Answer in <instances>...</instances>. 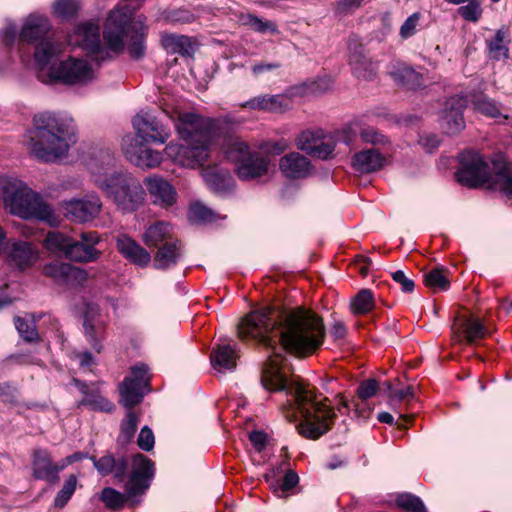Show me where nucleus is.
<instances>
[{
    "label": "nucleus",
    "mask_w": 512,
    "mask_h": 512,
    "mask_svg": "<svg viewBox=\"0 0 512 512\" xmlns=\"http://www.w3.org/2000/svg\"><path fill=\"white\" fill-rule=\"evenodd\" d=\"M76 484V477L74 475H70L54 500L55 506L62 508L67 504L76 489Z\"/></svg>",
    "instance_id": "48"
},
{
    "label": "nucleus",
    "mask_w": 512,
    "mask_h": 512,
    "mask_svg": "<svg viewBox=\"0 0 512 512\" xmlns=\"http://www.w3.org/2000/svg\"><path fill=\"white\" fill-rule=\"evenodd\" d=\"M331 87V81L329 79H318L316 81L311 82L307 89L312 94H320L325 92Z\"/></svg>",
    "instance_id": "64"
},
{
    "label": "nucleus",
    "mask_w": 512,
    "mask_h": 512,
    "mask_svg": "<svg viewBox=\"0 0 512 512\" xmlns=\"http://www.w3.org/2000/svg\"><path fill=\"white\" fill-rule=\"evenodd\" d=\"M132 16V10L127 6H119L110 12L104 29V39L113 52H120L124 48V35L128 36L126 26Z\"/></svg>",
    "instance_id": "12"
},
{
    "label": "nucleus",
    "mask_w": 512,
    "mask_h": 512,
    "mask_svg": "<svg viewBox=\"0 0 512 512\" xmlns=\"http://www.w3.org/2000/svg\"><path fill=\"white\" fill-rule=\"evenodd\" d=\"M137 444L140 449L150 451L155 444V438L152 430L148 426H144L138 436Z\"/></svg>",
    "instance_id": "56"
},
{
    "label": "nucleus",
    "mask_w": 512,
    "mask_h": 512,
    "mask_svg": "<svg viewBox=\"0 0 512 512\" xmlns=\"http://www.w3.org/2000/svg\"><path fill=\"white\" fill-rule=\"evenodd\" d=\"M143 37V31L131 36L132 42L129 43L128 50L131 56L134 58H140L144 53Z\"/></svg>",
    "instance_id": "61"
},
{
    "label": "nucleus",
    "mask_w": 512,
    "mask_h": 512,
    "mask_svg": "<svg viewBox=\"0 0 512 512\" xmlns=\"http://www.w3.org/2000/svg\"><path fill=\"white\" fill-rule=\"evenodd\" d=\"M474 106L478 112L485 116L495 119L502 117V113L496 103L486 97L479 98L475 101Z\"/></svg>",
    "instance_id": "49"
},
{
    "label": "nucleus",
    "mask_w": 512,
    "mask_h": 512,
    "mask_svg": "<svg viewBox=\"0 0 512 512\" xmlns=\"http://www.w3.org/2000/svg\"><path fill=\"white\" fill-rule=\"evenodd\" d=\"M461 168L457 171V181L466 187L486 186L512 196V169L500 162L492 166L479 153L463 152L460 156Z\"/></svg>",
    "instance_id": "8"
},
{
    "label": "nucleus",
    "mask_w": 512,
    "mask_h": 512,
    "mask_svg": "<svg viewBox=\"0 0 512 512\" xmlns=\"http://www.w3.org/2000/svg\"><path fill=\"white\" fill-rule=\"evenodd\" d=\"M378 391V383L374 379H368L363 381L358 389L357 395L361 401H366L367 399L373 397Z\"/></svg>",
    "instance_id": "55"
},
{
    "label": "nucleus",
    "mask_w": 512,
    "mask_h": 512,
    "mask_svg": "<svg viewBox=\"0 0 512 512\" xmlns=\"http://www.w3.org/2000/svg\"><path fill=\"white\" fill-rule=\"evenodd\" d=\"M89 278L88 272L82 268L70 265L66 284L82 285Z\"/></svg>",
    "instance_id": "60"
},
{
    "label": "nucleus",
    "mask_w": 512,
    "mask_h": 512,
    "mask_svg": "<svg viewBox=\"0 0 512 512\" xmlns=\"http://www.w3.org/2000/svg\"><path fill=\"white\" fill-rule=\"evenodd\" d=\"M69 44L79 46L89 54L102 52L100 44V28L96 24L85 23L79 25L74 33L69 36Z\"/></svg>",
    "instance_id": "20"
},
{
    "label": "nucleus",
    "mask_w": 512,
    "mask_h": 512,
    "mask_svg": "<svg viewBox=\"0 0 512 512\" xmlns=\"http://www.w3.org/2000/svg\"><path fill=\"white\" fill-rule=\"evenodd\" d=\"M33 123L28 147L37 159L53 162L67 154L74 134L72 118L44 112L36 115Z\"/></svg>",
    "instance_id": "4"
},
{
    "label": "nucleus",
    "mask_w": 512,
    "mask_h": 512,
    "mask_svg": "<svg viewBox=\"0 0 512 512\" xmlns=\"http://www.w3.org/2000/svg\"><path fill=\"white\" fill-rule=\"evenodd\" d=\"M178 242H166L159 246V250L154 257V266L157 269H166L175 265L179 258Z\"/></svg>",
    "instance_id": "36"
},
{
    "label": "nucleus",
    "mask_w": 512,
    "mask_h": 512,
    "mask_svg": "<svg viewBox=\"0 0 512 512\" xmlns=\"http://www.w3.org/2000/svg\"><path fill=\"white\" fill-rule=\"evenodd\" d=\"M77 9V0H57L54 4V12L60 17L72 16Z\"/></svg>",
    "instance_id": "52"
},
{
    "label": "nucleus",
    "mask_w": 512,
    "mask_h": 512,
    "mask_svg": "<svg viewBox=\"0 0 512 512\" xmlns=\"http://www.w3.org/2000/svg\"><path fill=\"white\" fill-rule=\"evenodd\" d=\"M143 241L148 247H159L166 242H174L171 226L166 222H157L149 226L143 236Z\"/></svg>",
    "instance_id": "32"
},
{
    "label": "nucleus",
    "mask_w": 512,
    "mask_h": 512,
    "mask_svg": "<svg viewBox=\"0 0 512 512\" xmlns=\"http://www.w3.org/2000/svg\"><path fill=\"white\" fill-rule=\"evenodd\" d=\"M237 358V352L230 343L218 344L210 356L213 368L219 372L234 369Z\"/></svg>",
    "instance_id": "28"
},
{
    "label": "nucleus",
    "mask_w": 512,
    "mask_h": 512,
    "mask_svg": "<svg viewBox=\"0 0 512 512\" xmlns=\"http://www.w3.org/2000/svg\"><path fill=\"white\" fill-rule=\"evenodd\" d=\"M387 163L385 155L376 149H367L356 153L352 158V167L360 173H373L382 169Z\"/></svg>",
    "instance_id": "26"
},
{
    "label": "nucleus",
    "mask_w": 512,
    "mask_h": 512,
    "mask_svg": "<svg viewBox=\"0 0 512 512\" xmlns=\"http://www.w3.org/2000/svg\"><path fill=\"white\" fill-rule=\"evenodd\" d=\"M144 183L155 204L168 207L175 203L176 191L167 180L158 176H150L145 179Z\"/></svg>",
    "instance_id": "25"
},
{
    "label": "nucleus",
    "mask_w": 512,
    "mask_h": 512,
    "mask_svg": "<svg viewBox=\"0 0 512 512\" xmlns=\"http://www.w3.org/2000/svg\"><path fill=\"white\" fill-rule=\"evenodd\" d=\"M375 307V295L370 289H361L350 300L351 313L356 316L366 315L372 312Z\"/></svg>",
    "instance_id": "34"
},
{
    "label": "nucleus",
    "mask_w": 512,
    "mask_h": 512,
    "mask_svg": "<svg viewBox=\"0 0 512 512\" xmlns=\"http://www.w3.org/2000/svg\"><path fill=\"white\" fill-rule=\"evenodd\" d=\"M290 147L288 140H267L259 145L266 155L251 151L249 145L238 137L224 139L221 150L224 156L235 164V171L242 180L265 176L270 167L269 155H280Z\"/></svg>",
    "instance_id": "5"
},
{
    "label": "nucleus",
    "mask_w": 512,
    "mask_h": 512,
    "mask_svg": "<svg viewBox=\"0 0 512 512\" xmlns=\"http://www.w3.org/2000/svg\"><path fill=\"white\" fill-rule=\"evenodd\" d=\"M138 423L139 417L137 414L129 410L121 423V431L118 437V441L122 444L129 443L135 435Z\"/></svg>",
    "instance_id": "42"
},
{
    "label": "nucleus",
    "mask_w": 512,
    "mask_h": 512,
    "mask_svg": "<svg viewBox=\"0 0 512 512\" xmlns=\"http://www.w3.org/2000/svg\"><path fill=\"white\" fill-rule=\"evenodd\" d=\"M136 136L144 142L164 144L170 137V129L149 112H141L132 120Z\"/></svg>",
    "instance_id": "14"
},
{
    "label": "nucleus",
    "mask_w": 512,
    "mask_h": 512,
    "mask_svg": "<svg viewBox=\"0 0 512 512\" xmlns=\"http://www.w3.org/2000/svg\"><path fill=\"white\" fill-rule=\"evenodd\" d=\"M64 216L75 223H85L96 218L101 209L102 201L95 194L86 195L81 199L73 198L61 203Z\"/></svg>",
    "instance_id": "13"
},
{
    "label": "nucleus",
    "mask_w": 512,
    "mask_h": 512,
    "mask_svg": "<svg viewBox=\"0 0 512 512\" xmlns=\"http://www.w3.org/2000/svg\"><path fill=\"white\" fill-rule=\"evenodd\" d=\"M83 403L91 406L95 410L105 412H111L114 409V404L102 396H94L92 398H87L84 400Z\"/></svg>",
    "instance_id": "58"
},
{
    "label": "nucleus",
    "mask_w": 512,
    "mask_h": 512,
    "mask_svg": "<svg viewBox=\"0 0 512 512\" xmlns=\"http://www.w3.org/2000/svg\"><path fill=\"white\" fill-rule=\"evenodd\" d=\"M242 22L245 25H249L252 29L260 33L270 32L271 34H277L278 29L274 22L262 20L254 15L247 14L242 17Z\"/></svg>",
    "instance_id": "44"
},
{
    "label": "nucleus",
    "mask_w": 512,
    "mask_h": 512,
    "mask_svg": "<svg viewBox=\"0 0 512 512\" xmlns=\"http://www.w3.org/2000/svg\"><path fill=\"white\" fill-rule=\"evenodd\" d=\"M71 241V237L58 231H52L45 237L43 245L48 251L56 254L60 253L66 257Z\"/></svg>",
    "instance_id": "39"
},
{
    "label": "nucleus",
    "mask_w": 512,
    "mask_h": 512,
    "mask_svg": "<svg viewBox=\"0 0 512 512\" xmlns=\"http://www.w3.org/2000/svg\"><path fill=\"white\" fill-rule=\"evenodd\" d=\"M206 184L215 192H224L231 185L229 173L218 172L214 169H207L203 173Z\"/></svg>",
    "instance_id": "40"
},
{
    "label": "nucleus",
    "mask_w": 512,
    "mask_h": 512,
    "mask_svg": "<svg viewBox=\"0 0 512 512\" xmlns=\"http://www.w3.org/2000/svg\"><path fill=\"white\" fill-rule=\"evenodd\" d=\"M5 208L23 219H37L51 226L59 224V218L42 197L16 178L0 180Z\"/></svg>",
    "instance_id": "9"
},
{
    "label": "nucleus",
    "mask_w": 512,
    "mask_h": 512,
    "mask_svg": "<svg viewBox=\"0 0 512 512\" xmlns=\"http://www.w3.org/2000/svg\"><path fill=\"white\" fill-rule=\"evenodd\" d=\"M91 171L94 185L117 210L133 213L144 205L146 191L133 174L99 166H93Z\"/></svg>",
    "instance_id": "6"
},
{
    "label": "nucleus",
    "mask_w": 512,
    "mask_h": 512,
    "mask_svg": "<svg viewBox=\"0 0 512 512\" xmlns=\"http://www.w3.org/2000/svg\"><path fill=\"white\" fill-rule=\"evenodd\" d=\"M153 475V462L142 454H136L132 458V473L126 484L128 495L135 496L143 493L148 488Z\"/></svg>",
    "instance_id": "17"
},
{
    "label": "nucleus",
    "mask_w": 512,
    "mask_h": 512,
    "mask_svg": "<svg viewBox=\"0 0 512 512\" xmlns=\"http://www.w3.org/2000/svg\"><path fill=\"white\" fill-rule=\"evenodd\" d=\"M279 170L288 179H303L313 170L311 161L299 152H290L279 160Z\"/></svg>",
    "instance_id": "21"
},
{
    "label": "nucleus",
    "mask_w": 512,
    "mask_h": 512,
    "mask_svg": "<svg viewBox=\"0 0 512 512\" xmlns=\"http://www.w3.org/2000/svg\"><path fill=\"white\" fill-rule=\"evenodd\" d=\"M94 467L101 475H108L110 473H114L115 477L122 479L126 473V461L124 459H120L116 461L112 455H104L100 459H96L95 457L90 458Z\"/></svg>",
    "instance_id": "33"
},
{
    "label": "nucleus",
    "mask_w": 512,
    "mask_h": 512,
    "mask_svg": "<svg viewBox=\"0 0 512 512\" xmlns=\"http://www.w3.org/2000/svg\"><path fill=\"white\" fill-rule=\"evenodd\" d=\"M282 360L281 355L269 357L262 370V386L268 391L285 390L288 399L281 408L283 416L289 422L301 419L299 433L317 439L330 429L335 418L333 409L326 399L318 398L309 384L299 378L288 381L281 371Z\"/></svg>",
    "instance_id": "2"
},
{
    "label": "nucleus",
    "mask_w": 512,
    "mask_h": 512,
    "mask_svg": "<svg viewBox=\"0 0 512 512\" xmlns=\"http://www.w3.org/2000/svg\"><path fill=\"white\" fill-rule=\"evenodd\" d=\"M389 73L395 81L411 89H416L422 85V75L405 63L398 61L391 63Z\"/></svg>",
    "instance_id": "30"
},
{
    "label": "nucleus",
    "mask_w": 512,
    "mask_h": 512,
    "mask_svg": "<svg viewBox=\"0 0 512 512\" xmlns=\"http://www.w3.org/2000/svg\"><path fill=\"white\" fill-rule=\"evenodd\" d=\"M467 100L462 96H453L445 102L441 116V126L447 134H456L465 127L463 111Z\"/></svg>",
    "instance_id": "19"
},
{
    "label": "nucleus",
    "mask_w": 512,
    "mask_h": 512,
    "mask_svg": "<svg viewBox=\"0 0 512 512\" xmlns=\"http://www.w3.org/2000/svg\"><path fill=\"white\" fill-rule=\"evenodd\" d=\"M116 247L119 253L136 265L146 266L151 260L150 254L127 235L117 236Z\"/></svg>",
    "instance_id": "27"
},
{
    "label": "nucleus",
    "mask_w": 512,
    "mask_h": 512,
    "mask_svg": "<svg viewBox=\"0 0 512 512\" xmlns=\"http://www.w3.org/2000/svg\"><path fill=\"white\" fill-rule=\"evenodd\" d=\"M298 481V475L293 471H288L280 487L274 489V493L280 498L286 497L287 492L293 489L298 484Z\"/></svg>",
    "instance_id": "53"
},
{
    "label": "nucleus",
    "mask_w": 512,
    "mask_h": 512,
    "mask_svg": "<svg viewBox=\"0 0 512 512\" xmlns=\"http://www.w3.org/2000/svg\"><path fill=\"white\" fill-rule=\"evenodd\" d=\"M49 30V23L46 17L41 15H30L22 28L20 39L25 42H33L41 39Z\"/></svg>",
    "instance_id": "31"
},
{
    "label": "nucleus",
    "mask_w": 512,
    "mask_h": 512,
    "mask_svg": "<svg viewBox=\"0 0 512 512\" xmlns=\"http://www.w3.org/2000/svg\"><path fill=\"white\" fill-rule=\"evenodd\" d=\"M371 261L369 258L359 255L355 258L352 268H354L362 277H366L369 273Z\"/></svg>",
    "instance_id": "63"
},
{
    "label": "nucleus",
    "mask_w": 512,
    "mask_h": 512,
    "mask_svg": "<svg viewBox=\"0 0 512 512\" xmlns=\"http://www.w3.org/2000/svg\"><path fill=\"white\" fill-rule=\"evenodd\" d=\"M466 5L458 8V14L464 20L469 22H477L482 16L483 10L478 0H468Z\"/></svg>",
    "instance_id": "47"
},
{
    "label": "nucleus",
    "mask_w": 512,
    "mask_h": 512,
    "mask_svg": "<svg viewBox=\"0 0 512 512\" xmlns=\"http://www.w3.org/2000/svg\"><path fill=\"white\" fill-rule=\"evenodd\" d=\"M122 150L129 162L142 169L154 168L162 161V154L159 151L139 143L130 135L123 138Z\"/></svg>",
    "instance_id": "15"
},
{
    "label": "nucleus",
    "mask_w": 512,
    "mask_h": 512,
    "mask_svg": "<svg viewBox=\"0 0 512 512\" xmlns=\"http://www.w3.org/2000/svg\"><path fill=\"white\" fill-rule=\"evenodd\" d=\"M9 265L20 270L33 266L39 260L38 248L30 242L16 239L9 240L4 248Z\"/></svg>",
    "instance_id": "16"
},
{
    "label": "nucleus",
    "mask_w": 512,
    "mask_h": 512,
    "mask_svg": "<svg viewBox=\"0 0 512 512\" xmlns=\"http://www.w3.org/2000/svg\"><path fill=\"white\" fill-rule=\"evenodd\" d=\"M397 505L408 512H427L422 500L412 494H401L396 499Z\"/></svg>",
    "instance_id": "46"
},
{
    "label": "nucleus",
    "mask_w": 512,
    "mask_h": 512,
    "mask_svg": "<svg viewBox=\"0 0 512 512\" xmlns=\"http://www.w3.org/2000/svg\"><path fill=\"white\" fill-rule=\"evenodd\" d=\"M286 99L280 95H260L239 104L241 108L253 111L279 112L286 104Z\"/></svg>",
    "instance_id": "29"
},
{
    "label": "nucleus",
    "mask_w": 512,
    "mask_h": 512,
    "mask_svg": "<svg viewBox=\"0 0 512 512\" xmlns=\"http://www.w3.org/2000/svg\"><path fill=\"white\" fill-rule=\"evenodd\" d=\"M424 283L433 292L446 291L450 281L443 269L435 268L424 275Z\"/></svg>",
    "instance_id": "41"
},
{
    "label": "nucleus",
    "mask_w": 512,
    "mask_h": 512,
    "mask_svg": "<svg viewBox=\"0 0 512 512\" xmlns=\"http://www.w3.org/2000/svg\"><path fill=\"white\" fill-rule=\"evenodd\" d=\"M360 137L363 142L373 145H383L387 143L386 137L372 127L362 129Z\"/></svg>",
    "instance_id": "54"
},
{
    "label": "nucleus",
    "mask_w": 512,
    "mask_h": 512,
    "mask_svg": "<svg viewBox=\"0 0 512 512\" xmlns=\"http://www.w3.org/2000/svg\"><path fill=\"white\" fill-rule=\"evenodd\" d=\"M238 336L243 340L255 339L266 346L280 343L291 353L307 356L323 344L325 327L322 318L309 309H293L277 321L271 308L264 307L249 313L240 322Z\"/></svg>",
    "instance_id": "1"
},
{
    "label": "nucleus",
    "mask_w": 512,
    "mask_h": 512,
    "mask_svg": "<svg viewBox=\"0 0 512 512\" xmlns=\"http://www.w3.org/2000/svg\"><path fill=\"white\" fill-rule=\"evenodd\" d=\"M387 387L390 392V400L393 402H401L413 397V388L411 386H407L401 389H394L392 388L391 384L387 383Z\"/></svg>",
    "instance_id": "62"
},
{
    "label": "nucleus",
    "mask_w": 512,
    "mask_h": 512,
    "mask_svg": "<svg viewBox=\"0 0 512 512\" xmlns=\"http://www.w3.org/2000/svg\"><path fill=\"white\" fill-rule=\"evenodd\" d=\"M84 329L91 346L97 352H100V341L105 336L106 320L102 317L98 306H87V310L84 316Z\"/></svg>",
    "instance_id": "22"
},
{
    "label": "nucleus",
    "mask_w": 512,
    "mask_h": 512,
    "mask_svg": "<svg viewBox=\"0 0 512 512\" xmlns=\"http://www.w3.org/2000/svg\"><path fill=\"white\" fill-rule=\"evenodd\" d=\"M101 500L108 508H117L124 504L125 497L113 488H105L101 493Z\"/></svg>",
    "instance_id": "51"
},
{
    "label": "nucleus",
    "mask_w": 512,
    "mask_h": 512,
    "mask_svg": "<svg viewBox=\"0 0 512 512\" xmlns=\"http://www.w3.org/2000/svg\"><path fill=\"white\" fill-rule=\"evenodd\" d=\"M392 279L401 286L405 293H410L414 290V281L405 274L402 270H397L391 273Z\"/></svg>",
    "instance_id": "59"
},
{
    "label": "nucleus",
    "mask_w": 512,
    "mask_h": 512,
    "mask_svg": "<svg viewBox=\"0 0 512 512\" xmlns=\"http://www.w3.org/2000/svg\"><path fill=\"white\" fill-rule=\"evenodd\" d=\"M295 145L311 157L327 159L333 154L336 143L321 129H307L297 135Z\"/></svg>",
    "instance_id": "11"
},
{
    "label": "nucleus",
    "mask_w": 512,
    "mask_h": 512,
    "mask_svg": "<svg viewBox=\"0 0 512 512\" xmlns=\"http://www.w3.org/2000/svg\"><path fill=\"white\" fill-rule=\"evenodd\" d=\"M161 42L167 52L180 55H191L193 45L189 37L176 34L162 35Z\"/></svg>",
    "instance_id": "35"
},
{
    "label": "nucleus",
    "mask_w": 512,
    "mask_h": 512,
    "mask_svg": "<svg viewBox=\"0 0 512 512\" xmlns=\"http://www.w3.org/2000/svg\"><path fill=\"white\" fill-rule=\"evenodd\" d=\"M461 332L468 344L477 343L490 334L488 328L475 317H470L462 322Z\"/></svg>",
    "instance_id": "37"
},
{
    "label": "nucleus",
    "mask_w": 512,
    "mask_h": 512,
    "mask_svg": "<svg viewBox=\"0 0 512 512\" xmlns=\"http://www.w3.org/2000/svg\"><path fill=\"white\" fill-rule=\"evenodd\" d=\"M70 265L63 262H53L46 264L42 272L45 276L52 278L56 282L66 284Z\"/></svg>",
    "instance_id": "43"
},
{
    "label": "nucleus",
    "mask_w": 512,
    "mask_h": 512,
    "mask_svg": "<svg viewBox=\"0 0 512 512\" xmlns=\"http://www.w3.org/2000/svg\"><path fill=\"white\" fill-rule=\"evenodd\" d=\"M509 30L502 27L496 31L494 37L488 42L490 57L496 60L507 59L509 57Z\"/></svg>",
    "instance_id": "38"
},
{
    "label": "nucleus",
    "mask_w": 512,
    "mask_h": 512,
    "mask_svg": "<svg viewBox=\"0 0 512 512\" xmlns=\"http://www.w3.org/2000/svg\"><path fill=\"white\" fill-rule=\"evenodd\" d=\"M150 379L151 375L146 365L139 364L132 367L131 375L126 377L119 387L120 403L128 409L140 403Z\"/></svg>",
    "instance_id": "10"
},
{
    "label": "nucleus",
    "mask_w": 512,
    "mask_h": 512,
    "mask_svg": "<svg viewBox=\"0 0 512 512\" xmlns=\"http://www.w3.org/2000/svg\"><path fill=\"white\" fill-rule=\"evenodd\" d=\"M99 242L100 236L97 232L81 233L80 241L72 238L66 258L75 262L96 261L101 255V252L95 248Z\"/></svg>",
    "instance_id": "18"
},
{
    "label": "nucleus",
    "mask_w": 512,
    "mask_h": 512,
    "mask_svg": "<svg viewBox=\"0 0 512 512\" xmlns=\"http://www.w3.org/2000/svg\"><path fill=\"white\" fill-rule=\"evenodd\" d=\"M349 63L357 78L371 80L376 75V64L365 56L363 46L356 41L349 43Z\"/></svg>",
    "instance_id": "23"
},
{
    "label": "nucleus",
    "mask_w": 512,
    "mask_h": 512,
    "mask_svg": "<svg viewBox=\"0 0 512 512\" xmlns=\"http://www.w3.org/2000/svg\"><path fill=\"white\" fill-rule=\"evenodd\" d=\"M188 217L193 222H209L214 220V213L203 204L194 203L190 207Z\"/></svg>",
    "instance_id": "50"
},
{
    "label": "nucleus",
    "mask_w": 512,
    "mask_h": 512,
    "mask_svg": "<svg viewBox=\"0 0 512 512\" xmlns=\"http://www.w3.org/2000/svg\"><path fill=\"white\" fill-rule=\"evenodd\" d=\"M419 19H420L419 13H413L412 15H410L405 20V22L403 23V25L400 28V36L404 39H407V38L413 36L416 32V28L418 26Z\"/></svg>",
    "instance_id": "57"
},
{
    "label": "nucleus",
    "mask_w": 512,
    "mask_h": 512,
    "mask_svg": "<svg viewBox=\"0 0 512 512\" xmlns=\"http://www.w3.org/2000/svg\"><path fill=\"white\" fill-rule=\"evenodd\" d=\"M63 470L60 463H53L46 450L38 449L33 453L32 472L36 479L56 482L58 473Z\"/></svg>",
    "instance_id": "24"
},
{
    "label": "nucleus",
    "mask_w": 512,
    "mask_h": 512,
    "mask_svg": "<svg viewBox=\"0 0 512 512\" xmlns=\"http://www.w3.org/2000/svg\"><path fill=\"white\" fill-rule=\"evenodd\" d=\"M15 327L20 336L27 342H35L39 339L35 323L20 317L14 319Z\"/></svg>",
    "instance_id": "45"
},
{
    "label": "nucleus",
    "mask_w": 512,
    "mask_h": 512,
    "mask_svg": "<svg viewBox=\"0 0 512 512\" xmlns=\"http://www.w3.org/2000/svg\"><path fill=\"white\" fill-rule=\"evenodd\" d=\"M169 117L184 143L170 142L164 149L165 155L186 168L202 166L209 157L216 121L192 112H176Z\"/></svg>",
    "instance_id": "3"
},
{
    "label": "nucleus",
    "mask_w": 512,
    "mask_h": 512,
    "mask_svg": "<svg viewBox=\"0 0 512 512\" xmlns=\"http://www.w3.org/2000/svg\"><path fill=\"white\" fill-rule=\"evenodd\" d=\"M61 52V48L50 40L41 41L35 50V60L39 65L38 78L46 83L60 82L71 86H84L92 82L96 72L85 59H68L47 67L51 58Z\"/></svg>",
    "instance_id": "7"
}]
</instances>
